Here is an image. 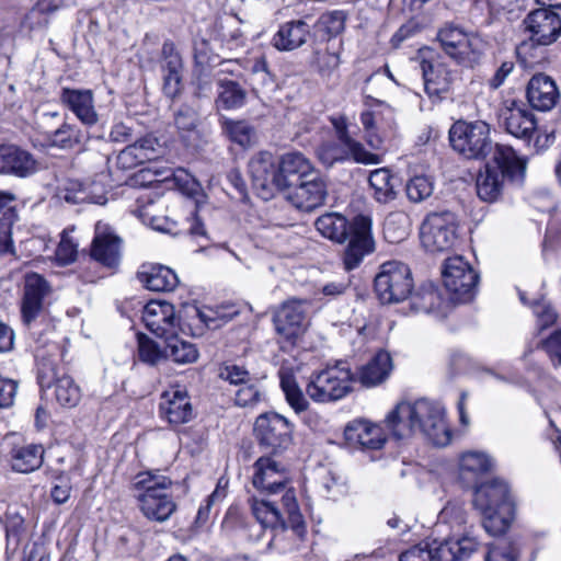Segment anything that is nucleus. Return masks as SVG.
<instances>
[{"label":"nucleus","mask_w":561,"mask_h":561,"mask_svg":"<svg viewBox=\"0 0 561 561\" xmlns=\"http://www.w3.org/2000/svg\"><path fill=\"white\" fill-rule=\"evenodd\" d=\"M253 486L268 495L280 494V503L287 520L276 506V502L251 497L249 504L255 519L264 529L274 533L284 531L290 527L295 534L301 537L305 533V522L300 513L296 492L289 485L288 472L284 465L272 457H260L253 465Z\"/></svg>","instance_id":"nucleus-1"},{"label":"nucleus","mask_w":561,"mask_h":561,"mask_svg":"<svg viewBox=\"0 0 561 561\" xmlns=\"http://www.w3.org/2000/svg\"><path fill=\"white\" fill-rule=\"evenodd\" d=\"M385 421L397 438L409 437L419 430L436 446H446L451 439L444 408L438 402L426 399L399 402Z\"/></svg>","instance_id":"nucleus-2"},{"label":"nucleus","mask_w":561,"mask_h":561,"mask_svg":"<svg viewBox=\"0 0 561 561\" xmlns=\"http://www.w3.org/2000/svg\"><path fill=\"white\" fill-rule=\"evenodd\" d=\"M317 231L324 238L348 244L344 250L343 263L347 271L356 268L363 259L375 251V241L371 234V219L358 215L348 222L346 217L339 213H327L314 221Z\"/></svg>","instance_id":"nucleus-3"},{"label":"nucleus","mask_w":561,"mask_h":561,"mask_svg":"<svg viewBox=\"0 0 561 561\" xmlns=\"http://www.w3.org/2000/svg\"><path fill=\"white\" fill-rule=\"evenodd\" d=\"M526 172V161L515 150L505 145H495L492 161L478 173L476 187L484 202H495L503 192L506 179L522 182Z\"/></svg>","instance_id":"nucleus-4"},{"label":"nucleus","mask_w":561,"mask_h":561,"mask_svg":"<svg viewBox=\"0 0 561 561\" xmlns=\"http://www.w3.org/2000/svg\"><path fill=\"white\" fill-rule=\"evenodd\" d=\"M171 485L168 477L157 472L145 471L135 476L131 489L141 513L148 519L162 523L174 513L176 504L169 494Z\"/></svg>","instance_id":"nucleus-5"},{"label":"nucleus","mask_w":561,"mask_h":561,"mask_svg":"<svg viewBox=\"0 0 561 561\" xmlns=\"http://www.w3.org/2000/svg\"><path fill=\"white\" fill-rule=\"evenodd\" d=\"M354 381L355 376L350 366L339 362L312 374L306 386V392L314 402H334L352 392Z\"/></svg>","instance_id":"nucleus-6"},{"label":"nucleus","mask_w":561,"mask_h":561,"mask_svg":"<svg viewBox=\"0 0 561 561\" xmlns=\"http://www.w3.org/2000/svg\"><path fill=\"white\" fill-rule=\"evenodd\" d=\"M449 141L466 159L481 160L494 152L491 128L484 121H457L449 129Z\"/></svg>","instance_id":"nucleus-7"},{"label":"nucleus","mask_w":561,"mask_h":561,"mask_svg":"<svg viewBox=\"0 0 561 561\" xmlns=\"http://www.w3.org/2000/svg\"><path fill=\"white\" fill-rule=\"evenodd\" d=\"M414 287L410 267L398 261L383 263L375 276L374 288L381 304H399L412 294Z\"/></svg>","instance_id":"nucleus-8"},{"label":"nucleus","mask_w":561,"mask_h":561,"mask_svg":"<svg viewBox=\"0 0 561 561\" xmlns=\"http://www.w3.org/2000/svg\"><path fill=\"white\" fill-rule=\"evenodd\" d=\"M444 51L458 64L472 67L483 50L482 39L455 25H446L437 34Z\"/></svg>","instance_id":"nucleus-9"},{"label":"nucleus","mask_w":561,"mask_h":561,"mask_svg":"<svg viewBox=\"0 0 561 561\" xmlns=\"http://www.w3.org/2000/svg\"><path fill=\"white\" fill-rule=\"evenodd\" d=\"M421 242L430 252L451 249L457 240V219L451 211L432 213L421 226Z\"/></svg>","instance_id":"nucleus-10"},{"label":"nucleus","mask_w":561,"mask_h":561,"mask_svg":"<svg viewBox=\"0 0 561 561\" xmlns=\"http://www.w3.org/2000/svg\"><path fill=\"white\" fill-rule=\"evenodd\" d=\"M478 280L479 275L462 256L456 255L445 261L443 282L455 301H471L477 291Z\"/></svg>","instance_id":"nucleus-11"},{"label":"nucleus","mask_w":561,"mask_h":561,"mask_svg":"<svg viewBox=\"0 0 561 561\" xmlns=\"http://www.w3.org/2000/svg\"><path fill=\"white\" fill-rule=\"evenodd\" d=\"M523 24L531 43L520 44L517 48L519 56L525 55L533 44L547 46L561 36V18L550 9L540 8L529 12Z\"/></svg>","instance_id":"nucleus-12"},{"label":"nucleus","mask_w":561,"mask_h":561,"mask_svg":"<svg viewBox=\"0 0 561 561\" xmlns=\"http://www.w3.org/2000/svg\"><path fill=\"white\" fill-rule=\"evenodd\" d=\"M293 428V424L286 417L275 412L261 414L254 424L260 444L274 451L290 445Z\"/></svg>","instance_id":"nucleus-13"},{"label":"nucleus","mask_w":561,"mask_h":561,"mask_svg":"<svg viewBox=\"0 0 561 561\" xmlns=\"http://www.w3.org/2000/svg\"><path fill=\"white\" fill-rule=\"evenodd\" d=\"M249 172L253 186L263 192L289 187V182L279 173L278 161L271 152L263 151L254 156L249 162Z\"/></svg>","instance_id":"nucleus-14"},{"label":"nucleus","mask_w":561,"mask_h":561,"mask_svg":"<svg viewBox=\"0 0 561 561\" xmlns=\"http://www.w3.org/2000/svg\"><path fill=\"white\" fill-rule=\"evenodd\" d=\"M420 68L430 98H440L450 89L453 75L437 54L430 49L421 50Z\"/></svg>","instance_id":"nucleus-15"},{"label":"nucleus","mask_w":561,"mask_h":561,"mask_svg":"<svg viewBox=\"0 0 561 561\" xmlns=\"http://www.w3.org/2000/svg\"><path fill=\"white\" fill-rule=\"evenodd\" d=\"M146 328L158 337H168L182 332L174 306L167 301H150L142 311Z\"/></svg>","instance_id":"nucleus-16"},{"label":"nucleus","mask_w":561,"mask_h":561,"mask_svg":"<svg viewBox=\"0 0 561 561\" xmlns=\"http://www.w3.org/2000/svg\"><path fill=\"white\" fill-rule=\"evenodd\" d=\"M500 121L508 134L519 139L530 140L536 130L533 112L520 101L506 100L500 110Z\"/></svg>","instance_id":"nucleus-17"},{"label":"nucleus","mask_w":561,"mask_h":561,"mask_svg":"<svg viewBox=\"0 0 561 561\" xmlns=\"http://www.w3.org/2000/svg\"><path fill=\"white\" fill-rule=\"evenodd\" d=\"M288 199L295 207L305 211H311L324 204L328 188L325 181L317 173L304 178L294 183Z\"/></svg>","instance_id":"nucleus-18"},{"label":"nucleus","mask_w":561,"mask_h":561,"mask_svg":"<svg viewBox=\"0 0 561 561\" xmlns=\"http://www.w3.org/2000/svg\"><path fill=\"white\" fill-rule=\"evenodd\" d=\"M161 57L160 68L163 80V93L170 99H175L182 93L184 87V64L182 56L172 42H164L161 49Z\"/></svg>","instance_id":"nucleus-19"},{"label":"nucleus","mask_w":561,"mask_h":561,"mask_svg":"<svg viewBox=\"0 0 561 561\" xmlns=\"http://www.w3.org/2000/svg\"><path fill=\"white\" fill-rule=\"evenodd\" d=\"M344 438L351 447L360 449H380L387 437L383 428L365 419H355L344 428Z\"/></svg>","instance_id":"nucleus-20"},{"label":"nucleus","mask_w":561,"mask_h":561,"mask_svg":"<svg viewBox=\"0 0 561 561\" xmlns=\"http://www.w3.org/2000/svg\"><path fill=\"white\" fill-rule=\"evenodd\" d=\"M276 332L287 342L294 344L306 329V314L301 304L288 301L274 314Z\"/></svg>","instance_id":"nucleus-21"},{"label":"nucleus","mask_w":561,"mask_h":561,"mask_svg":"<svg viewBox=\"0 0 561 561\" xmlns=\"http://www.w3.org/2000/svg\"><path fill=\"white\" fill-rule=\"evenodd\" d=\"M59 100L83 125L94 126L98 124L99 114L95 110L94 96L91 90L62 88Z\"/></svg>","instance_id":"nucleus-22"},{"label":"nucleus","mask_w":561,"mask_h":561,"mask_svg":"<svg viewBox=\"0 0 561 561\" xmlns=\"http://www.w3.org/2000/svg\"><path fill=\"white\" fill-rule=\"evenodd\" d=\"M46 280L38 274H28L25 277L24 296L22 300V320L27 327L43 312V300L48 294Z\"/></svg>","instance_id":"nucleus-23"},{"label":"nucleus","mask_w":561,"mask_h":561,"mask_svg":"<svg viewBox=\"0 0 561 561\" xmlns=\"http://www.w3.org/2000/svg\"><path fill=\"white\" fill-rule=\"evenodd\" d=\"M91 257L107 267H114L119 262L121 240L106 224L101 221L95 225Z\"/></svg>","instance_id":"nucleus-24"},{"label":"nucleus","mask_w":561,"mask_h":561,"mask_svg":"<svg viewBox=\"0 0 561 561\" xmlns=\"http://www.w3.org/2000/svg\"><path fill=\"white\" fill-rule=\"evenodd\" d=\"M317 154L319 160L328 167L333 165L335 162L348 159L363 164H379L381 162V156L367 151L364 146L363 153L357 154L339 139L323 141L318 147Z\"/></svg>","instance_id":"nucleus-25"},{"label":"nucleus","mask_w":561,"mask_h":561,"mask_svg":"<svg viewBox=\"0 0 561 561\" xmlns=\"http://www.w3.org/2000/svg\"><path fill=\"white\" fill-rule=\"evenodd\" d=\"M526 94L529 104L541 112L552 110L560 98L554 80L545 73H537L530 78Z\"/></svg>","instance_id":"nucleus-26"},{"label":"nucleus","mask_w":561,"mask_h":561,"mask_svg":"<svg viewBox=\"0 0 561 561\" xmlns=\"http://www.w3.org/2000/svg\"><path fill=\"white\" fill-rule=\"evenodd\" d=\"M310 36L311 28L305 20H291L279 25L271 43L278 51H294L306 45Z\"/></svg>","instance_id":"nucleus-27"},{"label":"nucleus","mask_w":561,"mask_h":561,"mask_svg":"<svg viewBox=\"0 0 561 561\" xmlns=\"http://www.w3.org/2000/svg\"><path fill=\"white\" fill-rule=\"evenodd\" d=\"M161 415L172 425H181L193 419V408L187 392L176 388L163 392L160 402Z\"/></svg>","instance_id":"nucleus-28"},{"label":"nucleus","mask_w":561,"mask_h":561,"mask_svg":"<svg viewBox=\"0 0 561 561\" xmlns=\"http://www.w3.org/2000/svg\"><path fill=\"white\" fill-rule=\"evenodd\" d=\"M393 369L392 358L386 351L377 352L365 365L360 366L355 376L365 388H373L385 382Z\"/></svg>","instance_id":"nucleus-29"},{"label":"nucleus","mask_w":561,"mask_h":561,"mask_svg":"<svg viewBox=\"0 0 561 561\" xmlns=\"http://www.w3.org/2000/svg\"><path fill=\"white\" fill-rule=\"evenodd\" d=\"M373 101L379 107L378 115L381 116L382 119H385L387 123L388 133H385L383 136H380L377 133V127L375 124V113H373L370 111H364L360 114V123H362L364 131H365V138H366L367 144L373 149H380L383 144V139L388 136L394 135V131H396L394 110L390 105H388L379 100H373Z\"/></svg>","instance_id":"nucleus-30"},{"label":"nucleus","mask_w":561,"mask_h":561,"mask_svg":"<svg viewBox=\"0 0 561 561\" xmlns=\"http://www.w3.org/2000/svg\"><path fill=\"white\" fill-rule=\"evenodd\" d=\"M478 547L473 537L465 536L459 539H446L442 542L433 541V561H462L468 559Z\"/></svg>","instance_id":"nucleus-31"},{"label":"nucleus","mask_w":561,"mask_h":561,"mask_svg":"<svg viewBox=\"0 0 561 561\" xmlns=\"http://www.w3.org/2000/svg\"><path fill=\"white\" fill-rule=\"evenodd\" d=\"M36 169V161L28 151L14 145H2V173L26 178Z\"/></svg>","instance_id":"nucleus-32"},{"label":"nucleus","mask_w":561,"mask_h":561,"mask_svg":"<svg viewBox=\"0 0 561 561\" xmlns=\"http://www.w3.org/2000/svg\"><path fill=\"white\" fill-rule=\"evenodd\" d=\"M139 282L152 291H171L179 278L173 270L161 264H145L138 272Z\"/></svg>","instance_id":"nucleus-33"},{"label":"nucleus","mask_w":561,"mask_h":561,"mask_svg":"<svg viewBox=\"0 0 561 561\" xmlns=\"http://www.w3.org/2000/svg\"><path fill=\"white\" fill-rule=\"evenodd\" d=\"M514 504L506 482L493 479L479 485L474 491L476 507H500L503 504Z\"/></svg>","instance_id":"nucleus-34"},{"label":"nucleus","mask_w":561,"mask_h":561,"mask_svg":"<svg viewBox=\"0 0 561 561\" xmlns=\"http://www.w3.org/2000/svg\"><path fill=\"white\" fill-rule=\"evenodd\" d=\"M482 514L484 529L492 536L503 535L511 527L515 518V504L500 507H476Z\"/></svg>","instance_id":"nucleus-35"},{"label":"nucleus","mask_w":561,"mask_h":561,"mask_svg":"<svg viewBox=\"0 0 561 561\" xmlns=\"http://www.w3.org/2000/svg\"><path fill=\"white\" fill-rule=\"evenodd\" d=\"M45 346L46 345L43 344L35 348V358L37 362V379L39 386L43 389L50 388L57 378H60L56 363L59 347L57 344L51 343L48 345V351L46 352L44 350Z\"/></svg>","instance_id":"nucleus-36"},{"label":"nucleus","mask_w":561,"mask_h":561,"mask_svg":"<svg viewBox=\"0 0 561 561\" xmlns=\"http://www.w3.org/2000/svg\"><path fill=\"white\" fill-rule=\"evenodd\" d=\"M43 460L44 449L41 445L15 446L10 453L12 469L21 473H28L39 469Z\"/></svg>","instance_id":"nucleus-37"},{"label":"nucleus","mask_w":561,"mask_h":561,"mask_svg":"<svg viewBox=\"0 0 561 561\" xmlns=\"http://www.w3.org/2000/svg\"><path fill=\"white\" fill-rule=\"evenodd\" d=\"M174 125L187 146H196L199 140L198 115L193 107L188 105L180 106L174 112Z\"/></svg>","instance_id":"nucleus-38"},{"label":"nucleus","mask_w":561,"mask_h":561,"mask_svg":"<svg viewBox=\"0 0 561 561\" xmlns=\"http://www.w3.org/2000/svg\"><path fill=\"white\" fill-rule=\"evenodd\" d=\"M278 163L279 173L289 182V187L295 183L291 178L297 176L298 182L314 173L311 162L300 152H288Z\"/></svg>","instance_id":"nucleus-39"},{"label":"nucleus","mask_w":561,"mask_h":561,"mask_svg":"<svg viewBox=\"0 0 561 561\" xmlns=\"http://www.w3.org/2000/svg\"><path fill=\"white\" fill-rule=\"evenodd\" d=\"M218 95L216 106L224 110H237L247 102V91L233 80L218 79Z\"/></svg>","instance_id":"nucleus-40"},{"label":"nucleus","mask_w":561,"mask_h":561,"mask_svg":"<svg viewBox=\"0 0 561 561\" xmlns=\"http://www.w3.org/2000/svg\"><path fill=\"white\" fill-rule=\"evenodd\" d=\"M493 467V460L484 453L468 451L461 455L459 460L460 477L465 481H473L479 476L489 472Z\"/></svg>","instance_id":"nucleus-41"},{"label":"nucleus","mask_w":561,"mask_h":561,"mask_svg":"<svg viewBox=\"0 0 561 561\" xmlns=\"http://www.w3.org/2000/svg\"><path fill=\"white\" fill-rule=\"evenodd\" d=\"M411 297V308L415 312L430 313L436 310H442L445 300L442 297L439 289L433 284L422 285Z\"/></svg>","instance_id":"nucleus-42"},{"label":"nucleus","mask_w":561,"mask_h":561,"mask_svg":"<svg viewBox=\"0 0 561 561\" xmlns=\"http://www.w3.org/2000/svg\"><path fill=\"white\" fill-rule=\"evenodd\" d=\"M279 381L288 405L296 414L306 412L310 404L299 388L293 371L286 368H280Z\"/></svg>","instance_id":"nucleus-43"},{"label":"nucleus","mask_w":561,"mask_h":561,"mask_svg":"<svg viewBox=\"0 0 561 561\" xmlns=\"http://www.w3.org/2000/svg\"><path fill=\"white\" fill-rule=\"evenodd\" d=\"M393 176L386 168L376 169L370 172L368 181L374 191V198L380 204H388L396 199L397 192L392 183Z\"/></svg>","instance_id":"nucleus-44"},{"label":"nucleus","mask_w":561,"mask_h":561,"mask_svg":"<svg viewBox=\"0 0 561 561\" xmlns=\"http://www.w3.org/2000/svg\"><path fill=\"white\" fill-rule=\"evenodd\" d=\"M346 13L343 10H333L320 15L313 25L316 34L327 37L328 41L341 34L345 28Z\"/></svg>","instance_id":"nucleus-45"},{"label":"nucleus","mask_w":561,"mask_h":561,"mask_svg":"<svg viewBox=\"0 0 561 561\" xmlns=\"http://www.w3.org/2000/svg\"><path fill=\"white\" fill-rule=\"evenodd\" d=\"M318 484L322 495L330 500H337L348 491L345 479L331 469L320 470Z\"/></svg>","instance_id":"nucleus-46"},{"label":"nucleus","mask_w":561,"mask_h":561,"mask_svg":"<svg viewBox=\"0 0 561 561\" xmlns=\"http://www.w3.org/2000/svg\"><path fill=\"white\" fill-rule=\"evenodd\" d=\"M196 313L201 322H203L208 329L215 330L232 320L240 313V310L234 305H222L216 309H196Z\"/></svg>","instance_id":"nucleus-47"},{"label":"nucleus","mask_w":561,"mask_h":561,"mask_svg":"<svg viewBox=\"0 0 561 561\" xmlns=\"http://www.w3.org/2000/svg\"><path fill=\"white\" fill-rule=\"evenodd\" d=\"M167 356L171 357L175 363L188 364L198 357V352L194 344L179 339V334L172 335L165 340Z\"/></svg>","instance_id":"nucleus-48"},{"label":"nucleus","mask_w":561,"mask_h":561,"mask_svg":"<svg viewBox=\"0 0 561 561\" xmlns=\"http://www.w3.org/2000/svg\"><path fill=\"white\" fill-rule=\"evenodd\" d=\"M53 385L56 400L61 407L73 408L79 403L81 390L71 377L62 375Z\"/></svg>","instance_id":"nucleus-49"},{"label":"nucleus","mask_w":561,"mask_h":561,"mask_svg":"<svg viewBox=\"0 0 561 561\" xmlns=\"http://www.w3.org/2000/svg\"><path fill=\"white\" fill-rule=\"evenodd\" d=\"M383 233L391 243L404 240L409 234V217L402 211L390 213L383 224Z\"/></svg>","instance_id":"nucleus-50"},{"label":"nucleus","mask_w":561,"mask_h":561,"mask_svg":"<svg viewBox=\"0 0 561 561\" xmlns=\"http://www.w3.org/2000/svg\"><path fill=\"white\" fill-rule=\"evenodd\" d=\"M47 139L54 147L71 149L81 142L82 133L77 125L64 123L59 128L51 131Z\"/></svg>","instance_id":"nucleus-51"},{"label":"nucleus","mask_w":561,"mask_h":561,"mask_svg":"<svg viewBox=\"0 0 561 561\" xmlns=\"http://www.w3.org/2000/svg\"><path fill=\"white\" fill-rule=\"evenodd\" d=\"M221 127L225 135L241 147L251 145L254 137V129L244 121L224 118Z\"/></svg>","instance_id":"nucleus-52"},{"label":"nucleus","mask_w":561,"mask_h":561,"mask_svg":"<svg viewBox=\"0 0 561 561\" xmlns=\"http://www.w3.org/2000/svg\"><path fill=\"white\" fill-rule=\"evenodd\" d=\"M434 191V182L427 175H415L405 184L407 197L412 203L427 199Z\"/></svg>","instance_id":"nucleus-53"},{"label":"nucleus","mask_w":561,"mask_h":561,"mask_svg":"<svg viewBox=\"0 0 561 561\" xmlns=\"http://www.w3.org/2000/svg\"><path fill=\"white\" fill-rule=\"evenodd\" d=\"M313 65L322 77H329L340 65V56L329 45L313 49Z\"/></svg>","instance_id":"nucleus-54"},{"label":"nucleus","mask_w":561,"mask_h":561,"mask_svg":"<svg viewBox=\"0 0 561 561\" xmlns=\"http://www.w3.org/2000/svg\"><path fill=\"white\" fill-rule=\"evenodd\" d=\"M518 557V543L503 539L489 547L485 561H517Z\"/></svg>","instance_id":"nucleus-55"},{"label":"nucleus","mask_w":561,"mask_h":561,"mask_svg":"<svg viewBox=\"0 0 561 561\" xmlns=\"http://www.w3.org/2000/svg\"><path fill=\"white\" fill-rule=\"evenodd\" d=\"M24 519L22 515L18 512L7 513V553L9 554L11 551L13 552L19 543L20 537L23 531Z\"/></svg>","instance_id":"nucleus-56"},{"label":"nucleus","mask_w":561,"mask_h":561,"mask_svg":"<svg viewBox=\"0 0 561 561\" xmlns=\"http://www.w3.org/2000/svg\"><path fill=\"white\" fill-rule=\"evenodd\" d=\"M138 356L144 363L157 365L167 354L164 355L154 341L145 334H138Z\"/></svg>","instance_id":"nucleus-57"},{"label":"nucleus","mask_w":561,"mask_h":561,"mask_svg":"<svg viewBox=\"0 0 561 561\" xmlns=\"http://www.w3.org/2000/svg\"><path fill=\"white\" fill-rule=\"evenodd\" d=\"M78 253V244L69 236L68 231H64L60 242L56 250V260L60 265H68L75 262Z\"/></svg>","instance_id":"nucleus-58"},{"label":"nucleus","mask_w":561,"mask_h":561,"mask_svg":"<svg viewBox=\"0 0 561 561\" xmlns=\"http://www.w3.org/2000/svg\"><path fill=\"white\" fill-rule=\"evenodd\" d=\"M263 400V393L254 383L240 387L234 396L236 404L239 407H255Z\"/></svg>","instance_id":"nucleus-59"},{"label":"nucleus","mask_w":561,"mask_h":561,"mask_svg":"<svg viewBox=\"0 0 561 561\" xmlns=\"http://www.w3.org/2000/svg\"><path fill=\"white\" fill-rule=\"evenodd\" d=\"M438 519L451 525H462L466 523V510L461 502H449L440 511Z\"/></svg>","instance_id":"nucleus-60"},{"label":"nucleus","mask_w":561,"mask_h":561,"mask_svg":"<svg viewBox=\"0 0 561 561\" xmlns=\"http://www.w3.org/2000/svg\"><path fill=\"white\" fill-rule=\"evenodd\" d=\"M227 486L228 481L224 479H219L216 489L213 491V493L207 497L206 505L201 506L197 512V522L204 523L208 518L209 508L213 504L222 501L227 495Z\"/></svg>","instance_id":"nucleus-61"},{"label":"nucleus","mask_w":561,"mask_h":561,"mask_svg":"<svg viewBox=\"0 0 561 561\" xmlns=\"http://www.w3.org/2000/svg\"><path fill=\"white\" fill-rule=\"evenodd\" d=\"M400 561H433V549L428 542L412 546L400 553Z\"/></svg>","instance_id":"nucleus-62"},{"label":"nucleus","mask_w":561,"mask_h":561,"mask_svg":"<svg viewBox=\"0 0 561 561\" xmlns=\"http://www.w3.org/2000/svg\"><path fill=\"white\" fill-rule=\"evenodd\" d=\"M333 126L336 130L337 139L348 146L352 151L355 153H363V144L352 138L347 131L346 119L344 117H340L333 119Z\"/></svg>","instance_id":"nucleus-63"},{"label":"nucleus","mask_w":561,"mask_h":561,"mask_svg":"<svg viewBox=\"0 0 561 561\" xmlns=\"http://www.w3.org/2000/svg\"><path fill=\"white\" fill-rule=\"evenodd\" d=\"M556 368H561V330L550 335L543 343Z\"/></svg>","instance_id":"nucleus-64"}]
</instances>
